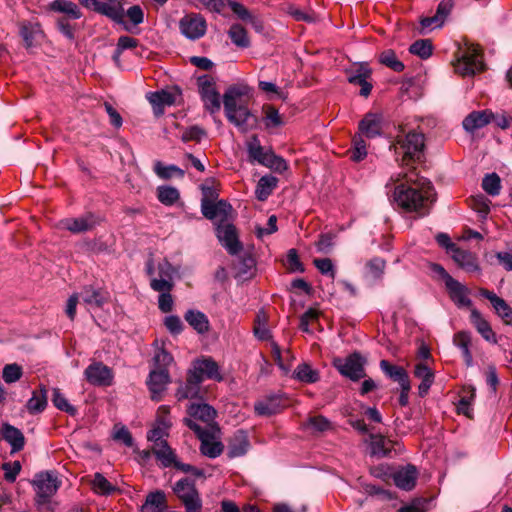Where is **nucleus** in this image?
Wrapping results in <instances>:
<instances>
[{
  "instance_id": "nucleus-8",
  "label": "nucleus",
  "mask_w": 512,
  "mask_h": 512,
  "mask_svg": "<svg viewBox=\"0 0 512 512\" xmlns=\"http://www.w3.org/2000/svg\"><path fill=\"white\" fill-rule=\"evenodd\" d=\"M181 95V89L178 86H174L169 90L162 89L149 92L146 98L152 106L154 115L159 117L164 114L165 107L175 105L181 98Z\"/></svg>"
},
{
  "instance_id": "nucleus-35",
  "label": "nucleus",
  "mask_w": 512,
  "mask_h": 512,
  "mask_svg": "<svg viewBox=\"0 0 512 512\" xmlns=\"http://www.w3.org/2000/svg\"><path fill=\"white\" fill-rule=\"evenodd\" d=\"M49 8L51 11L64 14L69 19H79L82 17L80 8L72 1L69 0H54L50 3Z\"/></svg>"
},
{
  "instance_id": "nucleus-5",
  "label": "nucleus",
  "mask_w": 512,
  "mask_h": 512,
  "mask_svg": "<svg viewBox=\"0 0 512 512\" xmlns=\"http://www.w3.org/2000/svg\"><path fill=\"white\" fill-rule=\"evenodd\" d=\"M32 485L36 493L35 503L42 506L50 502V499L58 491L61 481L56 472L44 471L35 475Z\"/></svg>"
},
{
  "instance_id": "nucleus-29",
  "label": "nucleus",
  "mask_w": 512,
  "mask_h": 512,
  "mask_svg": "<svg viewBox=\"0 0 512 512\" xmlns=\"http://www.w3.org/2000/svg\"><path fill=\"white\" fill-rule=\"evenodd\" d=\"M189 418L193 421L200 420L207 425L214 421L216 417V410L206 403H191L187 409Z\"/></svg>"
},
{
  "instance_id": "nucleus-24",
  "label": "nucleus",
  "mask_w": 512,
  "mask_h": 512,
  "mask_svg": "<svg viewBox=\"0 0 512 512\" xmlns=\"http://www.w3.org/2000/svg\"><path fill=\"white\" fill-rule=\"evenodd\" d=\"M190 370L196 376H199L201 381H203L205 377L217 381H221L223 379L219 373L218 364L210 358L194 361Z\"/></svg>"
},
{
  "instance_id": "nucleus-41",
  "label": "nucleus",
  "mask_w": 512,
  "mask_h": 512,
  "mask_svg": "<svg viewBox=\"0 0 512 512\" xmlns=\"http://www.w3.org/2000/svg\"><path fill=\"white\" fill-rule=\"evenodd\" d=\"M152 452L165 468L173 466L177 459L167 441H160L157 446L153 447Z\"/></svg>"
},
{
  "instance_id": "nucleus-16",
  "label": "nucleus",
  "mask_w": 512,
  "mask_h": 512,
  "mask_svg": "<svg viewBox=\"0 0 512 512\" xmlns=\"http://www.w3.org/2000/svg\"><path fill=\"white\" fill-rule=\"evenodd\" d=\"M347 80L350 84L359 85L361 87L359 94L363 97H368L372 90V83L368 80L371 77L372 71L365 63H361L355 69L347 70Z\"/></svg>"
},
{
  "instance_id": "nucleus-57",
  "label": "nucleus",
  "mask_w": 512,
  "mask_h": 512,
  "mask_svg": "<svg viewBox=\"0 0 512 512\" xmlns=\"http://www.w3.org/2000/svg\"><path fill=\"white\" fill-rule=\"evenodd\" d=\"M363 137L364 136L361 134H358L353 138V151L351 154V159L353 161L359 162L363 160L367 155L366 143Z\"/></svg>"
},
{
  "instance_id": "nucleus-26",
  "label": "nucleus",
  "mask_w": 512,
  "mask_h": 512,
  "mask_svg": "<svg viewBox=\"0 0 512 512\" xmlns=\"http://www.w3.org/2000/svg\"><path fill=\"white\" fill-rule=\"evenodd\" d=\"M158 413V425L150 430L147 435V439L154 442V446H157L160 441H164L163 437L167 435V430L171 426V422L167 418L169 407L164 405L160 406Z\"/></svg>"
},
{
  "instance_id": "nucleus-6",
  "label": "nucleus",
  "mask_w": 512,
  "mask_h": 512,
  "mask_svg": "<svg viewBox=\"0 0 512 512\" xmlns=\"http://www.w3.org/2000/svg\"><path fill=\"white\" fill-rule=\"evenodd\" d=\"M173 491L181 500L186 512L202 511V500L194 481L188 478L180 479L174 484Z\"/></svg>"
},
{
  "instance_id": "nucleus-49",
  "label": "nucleus",
  "mask_w": 512,
  "mask_h": 512,
  "mask_svg": "<svg viewBox=\"0 0 512 512\" xmlns=\"http://www.w3.org/2000/svg\"><path fill=\"white\" fill-rule=\"evenodd\" d=\"M433 45L429 39H420L412 43L409 52L421 59H427L432 55Z\"/></svg>"
},
{
  "instance_id": "nucleus-31",
  "label": "nucleus",
  "mask_w": 512,
  "mask_h": 512,
  "mask_svg": "<svg viewBox=\"0 0 512 512\" xmlns=\"http://www.w3.org/2000/svg\"><path fill=\"white\" fill-rule=\"evenodd\" d=\"M453 260L466 272H478L480 267L475 254L457 247L451 254Z\"/></svg>"
},
{
  "instance_id": "nucleus-3",
  "label": "nucleus",
  "mask_w": 512,
  "mask_h": 512,
  "mask_svg": "<svg viewBox=\"0 0 512 512\" xmlns=\"http://www.w3.org/2000/svg\"><path fill=\"white\" fill-rule=\"evenodd\" d=\"M425 147L424 134L410 131L407 134H399L391 144L390 149L394 151L396 161L401 166H408L412 162L420 161Z\"/></svg>"
},
{
  "instance_id": "nucleus-51",
  "label": "nucleus",
  "mask_w": 512,
  "mask_h": 512,
  "mask_svg": "<svg viewBox=\"0 0 512 512\" xmlns=\"http://www.w3.org/2000/svg\"><path fill=\"white\" fill-rule=\"evenodd\" d=\"M154 172L162 179H169L175 175L184 176V171L176 165H163L160 161L155 162Z\"/></svg>"
},
{
  "instance_id": "nucleus-63",
  "label": "nucleus",
  "mask_w": 512,
  "mask_h": 512,
  "mask_svg": "<svg viewBox=\"0 0 512 512\" xmlns=\"http://www.w3.org/2000/svg\"><path fill=\"white\" fill-rule=\"evenodd\" d=\"M124 16H127L131 23L135 26L144 22V11L139 5H133L126 11L124 10Z\"/></svg>"
},
{
  "instance_id": "nucleus-27",
  "label": "nucleus",
  "mask_w": 512,
  "mask_h": 512,
  "mask_svg": "<svg viewBox=\"0 0 512 512\" xmlns=\"http://www.w3.org/2000/svg\"><path fill=\"white\" fill-rule=\"evenodd\" d=\"M2 439L11 446V453H17L24 448L25 437L20 429L9 423H4L0 429Z\"/></svg>"
},
{
  "instance_id": "nucleus-45",
  "label": "nucleus",
  "mask_w": 512,
  "mask_h": 512,
  "mask_svg": "<svg viewBox=\"0 0 512 512\" xmlns=\"http://www.w3.org/2000/svg\"><path fill=\"white\" fill-rule=\"evenodd\" d=\"M47 406V391L44 386L40 387V391H34L32 397L27 402V410L31 414L42 412Z\"/></svg>"
},
{
  "instance_id": "nucleus-48",
  "label": "nucleus",
  "mask_w": 512,
  "mask_h": 512,
  "mask_svg": "<svg viewBox=\"0 0 512 512\" xmlns=\"http://www.w3.org/2000/svg\"><path fill=\"white\" fill-rule=\"evenodd\" d=\"M157 197L162 204L166 206H172L180 198V193L175 187L160 186L157 189Z\"/></svg>"
},
{
  "instance_id": "nucleus-38",
  "label": "nucleus",
  "mask_w": 512,
  "mask_h": 512,
  "mask_svg": "<svg viewBox=\"0 0 512 512\" xmlns=\"http://www.w3.org/2000/svg\"><path fill=\"white\" fill-rule=\"evenodd\" d=\"M167 507L166 495L161 490L150 492L146 496L144 505L142 506L143 512H162Z\"/></svg>"
},
{
  "instance_id": "nucleus-46",
  "label": "nucleus",
  "mask_w": 512,
  "mask_h": 512,
  "mask_svg": "<svg viewBox=\"0 0 512 512\" xmlns=\"http://www.w3.org/2000/svg\"><path fill=\"white\" fill-rule=\"evenodd\" d=\"M293 378L304 383H316L320 376L319 372L312 369L308 363H301L294 370Z\"/></svg>"
},
{
  "instance_id": "nucleus-7",
  "label": "nucleus",
  "mask_w": 512,
  "mask_h": 512,
  "mask_svg": "<svg viewBox=\"0 0 512 512\" xmlns=\"http://www.w3.org/2000/svg\"><path fill=\"white\" fill-rule=\"evenodd\" d=\"M197 87L204 108L211 114L221 108L220 94L216 88V81L210 75H202L197 78Z\"/></svg>"
},
{
  "instance_id": "nucleus-33",
  "label": "nucleus",
  "mask_w": 512,
  "mask_h": 512,
  "mask_svg": "<svg viewBox=\"0 0 512 512\" xmlns=\"http://www.w3.org/2000/svg\"><path fill=\"white\" fill-rule=\"evenodd\" d=\"M470 320L478 333H480L486 341L496 343L497 340L494 331L478 310H471Z\"/></svg>"
},
{
  "instance_id": "nucleus-56",
  "label": "nucleus",
  "mask_w": 512,
  "mask_h": 512,
  "mask_svg": "<svg viewBox=\"0 0 512 512\" xmlns=\"http://www.w3.org/2000/svg\"><path fill=\"white\" fill-rule=\"evenodd\" d=\"M263 110L265 113L264 122L266 128H275L283 124L282 118L276 108L273 106H264Z\"/></svg>"
},
{
  "instance_id": "nucleus-10",
  "label": "nucleus",
  "mask_w": 512,
  "mask_h": 512,
  "mask_svg": "<svg viewBox=\"0 0 512 512\" xmlns=\"http://www.w3.org/2000/svg\"><path fill=\"white\" fill-rule=\"evenodd\" d=\"M184 423L194 431L201 440L200 451L204 456L216 458L221 455L224 448L223 444L219 441H211L210 433L207 428L202 427L191 419H184Z\"/></svg>"
},
{
  "instance_id": "nucleus-20",
  "label": "nucleus",
  "mask_w": 512,
  "mask_h": 512,
  "mask_svg": "<svg viewBox=\"0 0 512 512\" xmlns=\"http://www.w3.org/2000/svg\"><path fill=\"white\" fill-rule=\"evenodd\" d=\"M383 128L382 114L369 112L365 114L363 119L359 122V134L366 138H375L380 136Z\"/></svg>"
},
{
  "instance_id": "nucleus-52",
  "label": "nucleus",
  "mask_w": 512,
  "mask_h": 512,
  "mask_svg": "<svg viewBox=\"0 0 512 512\" xmlns=\"http://www.w3.org/2000/svg\"><path fill=\"white\" fill-rule=\"evenodd\" d=\"M380 62L395 72H402L405 68L404 64L398 60L393 50H385L380 54Z\"/></svg>"
},
{
  "instance_id": "nucleus-32",
  "label": "nucleus",
  "mask_w": 512,
  "mask_h": 512,
  "mask_svg": "<svg viewBox=\"0 0 512 512\" xmlns=\"http://www.w3.org/2000/svg\"><path fill=\"white\" fill-rule=\"evenodd\" d=\"M85 8L90 9L100 15L106 16L110 20L120 17L119 8L110 6L109 3L99 0H78Z\"/></svg>"
},
{
  "instance_id": "nucleus-1",
  "label": "nucleus",
  "mask_w": 512,
  "mask_h": 512,
  "mask_svg": "<svg viewBox=\"0 0 512 512\" xmlns=\"http://www.w3.org/2000/svg\"><path fill=\"white\" fill-rule=\"evenodd\" d=\"M393 199L403 210L425 216L436 200V193L430 181L417 178L416 183L397 185L393 192Z\"/></svg>"
},
{
  "instance_id": "nucleus-62",
  "label": "nucleus",
  "mask_w": 512,
  "mask_h": 512,
  "mask_svg": "<svg viewBox=\"0 0 512 512\" xmlns=\"http://www.w3.org/2000/svg\"><path fill=\"white\" fill-rule=\"evenodd\" d=\"M307 425L317 432H324L331 429V422L322 415L310 417L307 421Z\"/></svg>"
},
{
  "instance_id": "nucleus-43",
  "label": "nucleus",
  "mask_w": 512,
  "mask_h": 512,
  "mask_svg": "<svg viewBox=\"0 0 512 512\" xmlns=\"http://www.w3.org/2000/svg\"><path fill=\"white\" fill-rule=\"evenodd\" d=\"M184 319L200 334L206 333L209 330V320L201 311L188 310L184 315Z\"/></svg>"
},
{
  "instance_id": "nucleus-15",
  "label": "nucleus",
  "mask_w": 512,
  "mask_h": 512,
  "mask_svg": "<svg viewBox=\"0 0 512 512\" xmlns=\"http://www.w3.org/2000/svg\"><path fill=\"white\" fill-rule=\"evenodd\" d=\"M84 376L94 386H110L113 381L112 370L102 362L91 363L85 369Z\"/></svg>"
},
{
  "instance_id": "nucleus-19",
  "label": "nucleus",
  "mask_w": 512,
  "mask_h": 512,
  "mask_svg": "<svg viewBox=\"0 0 512 512\" xmlns=\"http://www.w3.org/2000/svg\"><path fill=\"white\" fill-rule=\"evenodd\" d=\"M202 383L199 376H196L191 370L187 373L186 382L181 383L176 390L175 396L178 401L184 399L201 398L200 384Z\"/></svg>"
},
{
  "instance_id": "nucleus-28",
  "label": "nucleus",
  "mask_w": 512,
  "mask_h": 512,
  "mask_svg": "<svg viewBox=\"0 0 512 512\" xmlns=\"http://www.w3.org/2000/svg\"><path fill=\"white\" fill-rule=\"evenodd\" d=\"M82 301L94 307H102L109 300V293L103 288H96L92 285L84 286L80 292Z\"/></svg>"
},
{
  "instance_id": "nucleus-30",
  "label": "nucleus",
  "mask_w": 512,
  "mask_h": 512,
  "mask_svg": "<svg viewBox=\"0 0 512 512\" xmlns=\"http://www.w3.org/2000/svg\"><path fill=\"white\" fill-rule=\"evenodd\" d=\"M492 116L493 114L488 110L473 111L464 118L462 122L463 128L467 132L472 133L489 124L492 120Z\"/></svg>"
},
{
  "instance_id": "nucleus-60",
  "label": "nucleus",
  "mask_w": 512,
  "mask_h": 512,
  "mask_svg": "<svg viewBox=\"0 0 512 512\" xmlns=\"http://www.w3.org/2000/svg\"><path fill=\"white\" fill-rule=\"evenodd\" d=\"M150 287L160 294L170 292L173 288L172 277L166 276V278H152Z\"/></svg>"
},
{
  "instance_id": "nucleus-17",
  "label": "nucleus",
  "mask_w": 512,
  "mask_h": 512,
  "mask_svg": "<svg viewBox=\"0 0 512 512\" xmlns=\"http://www.w3.org/2000/svg\"><path fill=\"white\" fill-rule=\"evenodd\" d=\"M232 210V206L224 200L212 202L205 198L201 203V212L204 217L209 220L218 218L220 223H224L228 220Z\"/></svg>"
},
{
  "instance_id": "nucleus-22",
  "label": "nucleus",
  "mask_w": 512,
  "mask_h": 512,
  "mask_svg": "<svg viewBox=\"0 0 512 512\" xmlns=\"http://www.w3.org/2000/svg\"><path fill=\"white\" fill-rule=\"evenodd\" d=\"M450 299L458 307H471L472 301L469 298L470 290L456 279H449L445 285Z\"/></svg>"
},
{
  "instance_id": "nucleus-64",
  "label": "nucleus",
  "mask_w": 512,
  "mask_h": 512,
  "mask_svg": "<svg viewBox=\"0 0 512 512\" xmlns=\"http://www.w3.org/2000/svg\"><path fill=\"white\" fill-rule=\"evenodd\" d=\"M313 263L321 274L329 275L333 279L335 278V269L331 259H314Z\"/></svg>"
},
{
  "instance_id": "nucleus-37",
  "label": "nucleus",
  "mask_w": 512,
  "mask_h": 512,
  "mask_svg": "<svg viewBox=\"0 0 512 512\" xmlns=\"http://www.w3.org/2000/svg\"><path fill=\"white\" fill-rule=\"evenodd\" d=\"M91 490L101 496H108L117 491V487L113 485L107 478L100 472H96L92 479L89 481Z\"/></svg>"
},
{
  "instance_id": "nucleus-55",
  "label": "nucleus",
  "mask_w": 512,
  "mask_h": 512,
  "mask_svg": "<svg viewBox=\"0 0 512 512\" xmlns=\"http://www.w3.org/2000/svg\"><path fill=\"white\" fill-rule=\"evenodd\" d=\"M22 367L16 363L7 364L2 371L3 380L7 384L14 383L22 377Z\"/></svg>"
},
{
  "instance_id": "nucleus-50",
  "label": "nucleus",
  "mask_w": 512,
  "mask_h": 512,
  "mask_svg": "<svg viewBox=\"0 0 512 512\" xmlns=\"http://www.w3.org/2000/svg\"><path fill=\"white\" fill-rule=\"evenodd\" d=\"M51 400L57 409L64 411L71 416L76 415L77 409L68 402V400L65 398V396L61 393L60 389H58V388L53 389V394H52Z\"/></svg>"
},
{
  "instance_id": "nucleus-9",
  "label": "nucleus",
  "mask_w": 512,
  "mask_h": 512,
  "mask_svg": "<svg viewBox=\"0 0 512 512\" xmlns=\"http://www.w3.org/2000/svg\"><path fill=\"white\" fill-rule=\"evenodd\" d=\"M333 366L341 375L352 381H358L365 376L364 361L358 353H353L346 358H335Z\"/></svg>"
},
{
  "instance_id": "nucleus-21",
  "label": "nucleus",
  "mask_w": 512,
  "mask_h": 512,
  "mask_svg": "<svg viewBox=\"0 0 512 512\" xmlns=\"http://www.w3.org/2000/svg\"><path fill=\"white\" fill-rule=\"evenodd\" d=\"M284 407V401L281 394H270L264 399L255 403L254 409L259 416H271L279 413Z\"/></svg>"
},
{
  "instance_id": "nucleus-44",
  "label": "nucleus",
  "mask_w": 512,
  "mask_h": 512,
  "mask_svg": "<svg viewBox=\"0 0 512 512\" xmlns=\"http://www.w3.org/2000/svg\"><path fill=\"white\" fill-rule=\"evenodd\" d=\"M454 344L461 349L462 356L467 366H472L473 357L470 352V344H471V336L470 333L466 331H460L454 335L453 338Z\"/></svg>"
},
{
  "instance_id": "nucleus-34",
  "label": "nucleus",
  "mask_w": 512,
  "mask_h": 512,
  "mask_svg": "<svg viewBox=\"0 0 512 512\" xmlns=\"http://www.w3.org/2000/svg\"><path fill=\"white\" fill-rule=\"evenodd\" d=\"M416 476V468L412 465H408L406 468L397 471L393 479L398 488L409 491L415 486Z\"/></svg>"
},
{
  "instance_id": "nucleus-4",
  "label": "nucleus",
  "mask_w": 512,
  "mask_h": 512,
  "mask_svg": "<svg viewBox=\"0 0 512 512\" xmlns=\"http://www.w3.org/2000/svg\"><path fill=\"white\" fill-rule=\"evenodd\" d=\"M246 150L251 164L258 163L277 173H283L288 169L287 161L276 155L271 148L263 147L257 135H252L246 142Z\"/></svg>"
},
{
  "instance_id": "nucleus-23",
  "label": "nucleus",
  "mask_w": 512,
  "mask_h": 512,
  "mask_svg": "<svg viewBox=\"0 0 512 512\" xmlns=\"http://www.w3.org/2000/svg\"><path fill=\"white\" fill-rule=\"evenodd\" d=\"M479 293L482 297L490 301L496 314L501 317L506 324L512 325V308L504 299L497 296L494 292L484 288H481Z\"/></svg>"
},
{
  "instance_id": "nucleus-14",
  "label": "nucleus",
  "mask_w": 512,
  "mask_h": 512,
  "mask_svg": "<svg viewBox=\"0 0 512 512\" xmlns=\"http://www.w3.org/2000/svg\"><path fill=\"white\" fill-rule=\"evenodd\" d=\"M179 28L186 38L196 40L204 36L207 26L201 15L189 14L180 20Z\"/></svg>"
},
{
  "instance_id": "nucleus-58",
  "label": "nucleus",
  "mask_w": 512,
  "mask_h": 512,
  "mask_svg": "<svg viewBox=\"0 0 512 512\" xmlns=\"http://www.w3.org/2000/svg\"><path fill=\"white\" fill-rule=\"evenodd\" d=\"M386 262L380 257H375L369 260L366 264L368 274L374 279H378L382 276L385 269Z\"/></svg>"
},
{
  "instance_id": "nucleus-47",
  "label": "nucleus",
  "mask_w": 512,
  "mask_h": 512,
  "mask_svg": "<svg viewBox=\"0 0 512 512\" xmlns=\"http://www.w3.org/2000/svg\"><path fill=\"white\" fill-rule=\"evenodd\" d=\"M228 35L231 41L238 47L246 48L250 45L247 31L240 24H233L228 31Z\"/></svg>"
},
{
  "instance_id": "nucleus-12",
  "label": "nucleus",
  "mask_w": 512,
  "mask_h": 512,
  "mask_svg": "<svg viewBox=\"0 0 512 512\" xmlns=\"http://www.w3.org/2000/svg\"><path fill=\"white\" fill-rule=\"evenodd\" d=\"M101 222V218L93 213H86L77 218H65L60 221L62 229L78 234L93 230Z\"/></svg>"
},
{
  "instance_id": "nucleus-13",
  "label": "nucleus",
  "mask_w": 512,
  "mask_h": 512,
  "mask_svg": "<svg viewBox=\"0 0 512 512\" xmlns=\"http://www.w3.org/2000/svg\"><path fill=\"white\" fill-rule=\"evenodd\" d=\"M481 49L477 45H469L463 53L457 69L463 75H473L483 69Z\"/></svg>"
},
{
  "instance_id": "nucleus-39",
  "label": "nucleus",
  "mask_w": 512,
  "mask_h": 512,
  "mask_svg": "<svg viewBox=\"0 0 512 512\" xmlns=\"http://www.w3.org/2000/svg\"><path fill=\"white\" fill-rule=\"evenodd\" d=\"M278 179L272 175L262 176L256 186L255 195L259 201H265L277 187Z\"/></svg>"
},
{
  "instance_id": "nucleus-61",
  "label": "nucleus",
  "mask_w": 512,
  "mask_h": 512,
  "mask_svg": "<svg viewBox=\"0 0 512 512\" xmlns=\"http://www.w3.org/2000/svg\"><path fill=\"white\" fill-rule=\"evenodd\" d=\"M228 6L231 8L234 14L237 15L243 21H252L253 16L249 12V10L241 3L236 0H227Z\"/></svg>"
},
{
  "instance_id": "nucleus-11",
  "label": "nucleus",
  "mask_w": 512,
  "mask_h": 512,
  "mask_svg": "<svg viewBox=\"0 0 512 512\" xmlns=\"http://www.w3.org/2000/svg\"><path fill=\"white\" fill-rule=\"evenodd\" d=\"M216 235L221 245L231 255H236L242 250V244L238 239L236 227L233 224L219 223L216 228Z\"/></svg>"
},
{
  "instance_id": "nucleus-59",
  "label": "nucleus",
  "mask_w": 512,
  "mask_h": 512,
  "mask_svg": "<svg viewBox=\"0 0 512 512\" xmlns=\"http://www.w3.org/2000/svg\"><path fill=\"white\" fill-rule=\"evenodd\" d=\"M2 470L4 471L5 480L13 483L21 471V464L19 461L4 463Z\"/></svg>"
},
{
  "instance_id": "nucleus-54",
  "label": "nucleus",
  "mask_w": 512,
  "mask_h": 512,
  "mask_svg": "<svg viewBox=\"0 0 512 512\" xmlns=\"http://www.w3.org/2000/svg\"><path fill=\"white\" fill-rule=\"evenodd\" d=\"M173 360V356L166 351L164 347L158 348L153 357L156 370H168V367L173 363Z\"/></svg>"
},
{
  "instance_id": "nucleus-40",
  "label": "nucleus",
  "mask_w": 512,
  "mask_h": 512,
  "mask_svg": "<svg viewBox=\"0 0 512 512\" xmlns=\"http://www.w3.org/2000/svg\"><path fill=\"white\" fill-rule=\"evenodd\" d=\"M370 454L377 457H385L391 451V441L380 434L369 436Z\"/></svg>"
},
{
  "instance_id": "nucleus-25",
  "label": "nucleus",
  "mask_w": 512,
  "mask_h": 512,
  "mask_svg": "<svg viewBox=\"0 0 512 512\" xmlns=\"http://www.w3.org/2000/svg\"><path fill=\"white\" fill-rule=\"evenodd\" d=\"M250 447L248 435L244 430H237L228 440L227 456L236 458L244 456Z\"/></svg>"
},
{
  "instance_id": "nucleus-42",
  "label": "nucleus",
  "mask_w": 512,
  "mask_h": 512,
  "mask_svg": "<svg viewBox=\"0 0 512 512\" xmlns=\"http://www.w3.org/2000/svg\"><path fill=\"white\" fill-rule=\"evenodd\" d=\"M380 368L387 377L395 382H398L399 385L410 381L406 370L401 366L393 365L387 360H381Z\"/></svg>"
},
{
  "instance_id": "nucleus-18",
  "label": "nucleus",
  "mask_w": 512,
  "mask_h": 512,
  "mask_svg": "<svg viewBox=\"0 0 512 512\" xmlns=\"http://www.w3.org/2000/svg\"><path fill=\"white\" fill-rule=\"evenodd\" d=\"M170 382V375L167 369L163 370H151L147 379V386L151 393V399L154 401H160L163 392L166 390V386Z\"/></svg>"
},
{
  "instance_id": "nucleus-36",
  "label": "nucleus",
  "mask_w": 512,
  "mask_h": 512,
  "mask_svg": "<svg viewBox=\"0 0 512 512\" xmlns=\"http://www.w3.org/2000/svg\"><path fill=\"white\" fill-rule=\"evenodd\" d=\"M414 375L415 377L421 379L418 390L419 395L423 397L428 393L431 385L434 382V373L426 364L418 363L415 365Z\"/></svg>"
},
{
  "instance_id": "nucleus-2",
  "label": "nucleus",
  "mask_w": 512,
  "mask_h": 512,
  "mask_svg": "<svg viewBox=\"0 0 512 512\" xmlns=\"http://www.w3.org/2000/svg\"><path fill=\"white\" fill-rule=\"evenodd\" d=\"M248 93V86L232 85L223 95L225 116L242 133L256 128L258 122L257 117L252 114L243 100Z\"/></svg>"
},
{
  "instance_id": "nucleus-53",
  "label": "nucleus",
  "mask_w": 512,
  "mask_h": 512,
  "mask_svg": "<svg viewBox=\"0 0 512 512\" xmlns=\"http://www.w3.org/2000/svg\"><path fill=\"white\" fill-rule=\"evenodd\" d=\"M483 190L491 195L496 196L501 190V180L496 173L487 174L482 180Z\"/></svg>"
}]
</instances>
